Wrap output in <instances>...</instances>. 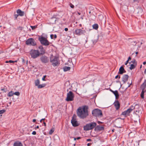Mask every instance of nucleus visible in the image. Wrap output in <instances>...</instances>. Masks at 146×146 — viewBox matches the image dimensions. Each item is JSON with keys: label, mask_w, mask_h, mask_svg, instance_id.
<instances>
[{"label": "nucleus", "mask_w": 146, "mask_h": 146, "mask_svg": "<svg viewBox=\"0 0 146 146\" xmlns=\"http://www.w3.org/2000/svg\"><path fill=\"white\" fill-rule=\"evenodd\" d=\"M88 107L86 106L79 107L77 110V113L80 118L84 119L88 115Z\"/></svg>", "instance_id": "obj_1"}, {"label": "nucleus", "mask_w": 146, "mask_h": 146, "mask_svg": "<svg viewBox=\"0 0 146 146\" xmlns=\"http://www.w3.org/2000/svg\"><path fill=\"white\" fill-rule=\"evenodd\" d=\"M50 61L53 66H58L60 64L58 57L51 55L50 57Z\"/></svg>", "instance_id": "obj_2"}, {"label": "nucleus", "mask_w": 146, "mask_h": 146, "mask_svg": "<svg viewBox=\"0 0 146 146\" xmlns=\"http://www.w3.org/2000/svg\"><path fill=\"white\" fill-rule=\"evenodd\" d=\"M96 123L95 122H91L84 126V130L87 131L92 129L96 127Z\"/></svg>", "instance_id": "obj_3"}, {"label": "nucleus", "mask_w": 146, "mask_h": 146, "mask_svg": "<svg viewBox=\"0 0 146 146\" xmlns=\"http://www.w3.org/2000/svg\"><path fill=\"white\" fill-rule=\"evenodd\" d=\"M30 54L33 59H36L40 56L39 50H38L32 49L30 51Z\"/></svg>", "instance_id": "obj_4"}, {"label": "nucleus", "mask_w": 146, "mask_h": 146, "mask_svg": "<svg viewBox=\"0 0 146 146\" xmlns=\"http://www.w3.org/2000/svg\"><path fill=\"white\" fill-rule=\"evenodd\" d=\"M38 40L40 42L41 44L44 46H48L50 43L45 37L42 36L38 38Z\"/></svg>", "instance_id": "obj_5"}, {"label": "nucleus", "mask_w": 146, "mask_h": 146, "mask_svg": "<svg viewBox=\"0 0 146 146\" xmlns=\"http://www.w3.org/2000/svg\"><path fill=\"white\" fill-rule=\"evenodd\" d=\"M74 95L73 93L71 91L67 94L66 100L67 102L72 101L74 100Z\"/></svg>", "instance_id": "obj_6"}, {"label": "nucleus", "mask_w": 146, "mask_h": 146, "mask_svg": "<svg viewBox=\"0 0 146 146\" xmlns=\"http://www.w3.org/2000/svg\"><path fill=\"white\" fill-rule=\"evenodd\" d=\"M92 115L96 117H101L102 116V111L98 109L93 110L92 112Z\"/></svg>", "instance_id": "obj_7"}, {"label": "nucleus", "mask_w": 146, "mask_h": 146, "mask_svg": "<svg viewBox=\"0 0 146 146\" xmlns=\"http://www.w3.org/2000/svg\"><path fill=\"white\" fill-rule=\"evenodd\" d=\"M83 29V28L82 29H76L75 30L74 34L78 36H80L86 33V31L85 30H82Z\"/></svg>", "instance_id": "obj_8"}, {"label": "nucleus", "mask_w": 146, "mask_h": 146, "mask_svg": "<svg viewBox=\"0 0 146 146\" xmlns=\"http://www.w3.org/2000/svg\"><path fill=\"white\" fill-rule=\"evenodd\" d=\"M26 44L27 45H31L35 46L36 45V43L33 38H30L26 41Z\"/></svg>", "instance_id": "obj_9"}, {"label": "nucleus", "mask_w": 146, "mask_h": 146, "mask_svg": "<svg viewBox=\"0 0 146 146\" xmlns=\"http://www.w3.org/2000/svg\"><path fill=\"white\" fill-rule=\"evenodd\" d=\"M76 115L74 114L72 116V119L71 120V123L72 125L74 127H76L79 125V124L76 120Z\"/></svg>", "instance_id": "obj_10"}, {"label": "nucleus", "mask_w": 146, "mask_h": 146, "mask_svg": "<svg viewBox=\"0 0 146 146\" xmlns=\"http://www.w3.org/2000/svg\"><path fill=\"white\" fill-rule=\"evenodd\" d=\"M40 60L42 63L44 64L48 63L49 61L48 57L45 55L42 56L40 57Z\"/></svg>", "instance_id": "obj_11"}, {"label": "nucleus", "mask_w": 146, "mask_h": 146, "mask_svg": "<svg viewBox=\"0 0 146 146\" xmlns=\"http://www.w3.org/2000/svg\"><path fill=\"white\" fill-rule=\"evenodd\" d=\"M39 52L40 56L43 55L45 53V50L42 46L40 45L38 47Z\"/></svg>", "instance_id": "obj_12"}, {"label": "nucleus", "mask_w": 146, "mask_h": 146, "mask_svg": "<svg viewBox=\"0 0 146 146\" xmlns=\"http://www.w3.org/2000/svg\"><path fill=\"white\" fill-rule=\"evenodd\" d=\"M104 126H101L100 125H97L96 126L95 128V130L96 131H103L104 130Z\"/></svg>", "instance_id": "obj_13"}, {"label": "nucleus", "mask_w": 146, "mask_h": 146, "mask_svg": "<svg viewBox=\"0 0 146 146\" xmlns=\"http://www.w3.org/2000/svg\"><path fill=\"white\" fill-rule=\"evenodd\" d=\"M131 112L128 109L126 111L122 112L121 115L125 117L130 115V113Z\"/></svg>", "instance_id": "obj_14"}, {"label": "nucleus", "mask_w": 146, "mask_h": 146, "mask_svg": "<svg viewBox=\"0 0 146 146\" xmlns=\"http://www.w3.org/2000/svg\"><path fill=\"white\" fill-rule=\"evenodd\" d=\"M124 65H123L121 66L119 69V71L118 74H122L124 73H125L126 71L124 68L123 67Z\"/></svg>", "instance_id": "obj_15"}, {"label": "nucleus", "mask_w": 146, "mask_h": 146, "mask_svg": "<svg viewBox=\"0 0 146 146\" xmlns=\"http://www.w3.org/2000/svg\"><path fill=\"white\" fill-rule=\"evenodd\" d=\"M129 78V76L127 74H125L122 77V81L124 84L126 83L128 80Z\"/></svg>", "instance_id": "obj_16"}, {"label": "nucleus", "mask_w": 146, "mask_h": 146, "mask_svg": "<svg viewBox=\"0 0 146 146\" xmlns=\"http://www.w3.org/2000/svg\"><path fill=\"white\" fill-rule=\"evenodd\" d=\"M113 104L116 110H118L119 109L120 104L118 101H117L115 102Z\"/></svg>", "instance_id": "obj_17"}, {"label": "nucleus", "mask_w": 146, "mask_h": 146, "mask_svg": "<svg viewBox=\"0 0 146 146\" xmlns=\"http://www.w3.org/2000/svg\"><path fill=\"white\" fill-rule=\"evenodd\" d=\"M110 91L114 94L115 97L116 99H117L119 98V95L118 93V92L117 90L113 91L112 90L110 89Z\"/></svg>", "instance_id": "obj_18"}, {"label": "nucleus", "mask_w": 146, "mask_h": 146, "mask_svg": "<svg viewBox=\"0 0 146 146\" xmlns=\"http://www.w3.org/2000/svg\"><path fill=\"white\" fill-rule=\"evenodd\" d=\"M17 12L18 14L19 15L21 16H23L24 15L25 13L24 11H22L20 9L17 10Z\"/></svg>", "instance_id": "obj_19"}, {"label": "nucleus", "mask_w": 146, "mask_h": 146, "mask_svg": "<svg viewBox=\"0 0 146 146\" xmlns=\"http://www.w3.org/2000/svg\"><path fill=\"white\" fill-rule=\"evenodd\" d=\"M146 87V80H145L144 82L141 85V88L143 90H145Z\"/></svg>", "instance_id": "obj_20"}, {"label": "nucleus", "mask_w": 146, "mask_h": 146, "mask_svg": "<svg viewBox=\"0 0 146 146\" xmlns=\"http://www.w3.org/2000/svg\"><path fill=\"white\" fill-rule=\"evenodd\" d=\"M13 146H23V145L21 142L17 141L14 143Z\"/></svg>", "instance_id": "obj_21"}, {"label": "nucleus", "mask_w": 146, "mask_h": 146, "mask_svg": "<svg viewBox=\"0 0 146 146\" xmlns=\"http://www.w3.org/2000/svg\"><path fill=\"white\" fill-rule=\"evenodd\" d=\"M63 69L64 72L69 70L70 69V67L65 66L63 68Z\"/></svg>", "instance_id": "obj_22"}, {"label": "nucleus", "mask_w": 146, "mask_h": 146, "mask_svg": "<svg viewBox=\"0 0 146 146\" xmlns=\"http://www.w3.org/2000/svg\"><path fill=\"white\" fill-rule=\"evenodd\" d=\"M145 91L146 90H142V91L141 94V97L143 99L144 98V94Z\"/></svg>", "instance_id": "obj_23"}, {"label": "nucleus", "mask_w": 146, "mask_h": 146, "mask_svg": "<svg viewBox=\"0 0 146 146\" xmlns=\"http://www.w3.org/2000/svg\"><path fill=\"white\" fill-rule=\"evenodd\" d=\"M46 86V84H39L38 86V88H41L44 87Z\"/></svg>", "instance_id": "obj_24"}, {"label": "nucleus", "mask_w": 146, "mask_h": 146, "mask_svg": "<svg viewBox=\"0 0 146 146\" xmlns=\"http://www.w3.org/2000/svg\"><path fill=\"white\" fill-rule=\"evenodd\" d=\"M93 28L96 30L98 29V24H95L93 25Z\"/></svg>", "instance_id": "obj_25"}, {"label": "nucleus", "mask_w": 146, "mask_h": 146, "mask_svg": "<svg viewBox=\"0 0 146 146\" xmlns=\"http://www.w3.org/2000/svg\"><path fill=\"white\" fill-rule=\"evenodd\" d=\"M40 83V81L39 80L37 79L35 81V84L36 86H38Z\"/></svg>", "instance_id": "obj_26"}, {"label": "nucleus", "mask_w": 146, "mask_h": 146, "mask_svg": "<svg viewBox=\"0 0 146 146\" xmlns=\"http://www.w3.org/2000/svg\"><path fill=\"white\" fill-rule=\"evenodd\" d=\"M14 94V93L12 91H11L9 92L7 94V96L9 97H11Z\"/></svg>", "instance_id": "obj_27"}, {"label": "nucleus", "mask_w": 146, "mask_h": 146, "mask_svg": "<svg viewBox=\"0 0 146 146\" xmlns=\"http://www.w3.org/2000/svg\"><path fill=\"white\" fill-rule=\"evenodd\" d=\"M135 108V107L134 106H130V108L129 109H128V110H129L131 112L133 109H134Z\"/></svg>", "instance_id": "obj_28"}, {"label": "nucleus", "mask_w": 146, "mask_h": 146, "mask_svg": "<svg viewBox=\"0 0 146 146\" xmlns=\"http://www.w3.org/2000/svg\"><path fill=\"white\" fill-rule=\"evenodd\" d=\"M135 67V66L133 64H131L130 65V66L129 67V69L131 70H132V69L134 68Z\"/></svg>", "instance_id": "obj_29"}, {"label": "nucleus", "mask_w": 146, "mask_h": 146, "mask_svg": "<svg viewBox=\"0 0 146 146\" xmlns=\"http://www.w3.org/2000/svg\"><path fill=\"white\" fill-rule=\"evenodd\" d=\"M54 129L52 128L49 131V133L50 134H51L54 131Z\"/></svg>", "instance_id": "obj_30"}, {"label": "nucleus", "mask_w": 146, "mask_h": 146, "mask_svg": "<svg viewBox=\"0 0 146 146\" xmlns=\"http://www.w3.org/2000/svg\"><path fill=\"white\" fill-rule=\"evenodd\" d=\"M6 111L5 110H0V114L3 113L5 112Z\"/></svg>", "instance_id": "obj_31"}, {"label": "nucleus", "mask_w": 146, "mask_h": 146, "mask_svg": "<svg viewBox=\"0 0 146 146\" xmlns=\"http://www.w3.org/2000/svg\"><path fill=\"white\" fill-rule=\"evenodd\" d=\"M136 44V42L135 41H132L131 43V45H135Z\"/></svg>", "instance_id": "obj_32"}, {"label": "nucleus", "mask_w": 146, "mask_h": 146, "mask_svg": "<svg viewBox=\"0 0 146 146\" xmlns=\"http://www.w3.org/2000/svg\"><path fill=\"white\" fill-rule=\"evenodd\" d=\"M14 94L19 96L20 95V93L18 92H17L14 93Z\"/></svg>", "instance_id": "obj_33"}, {"label": "nucleus", "mask_w": 146, "mask_h": 146, "mask_svg": "<svg viewBox=\"0 0 146 146\" xmlns=\"http://www.w3.org/2000/svg\"><path fill=\"white\" fill-rule=\"evenodd\" d=\"M23 28L21 27H19L17 28V29L20 31H21Z\"/></svg>", "instance_id": "obj_34"}, {"label": "nucleus", "mask_w": 146, "mask_h": 146, "mask_svg": "<svg viewBox=\"0 0 146 146\" xmlns=\"http://www.w3.org/2000/svg\"><path fill=\"white\" fill-rule=\"evenodd\" d=\"M31 27L33 30H34L37 27V26H31Z\"/></svg>", "instance_id": "obj_35"}, {"label": "nucleus", "mask_w": 146, "mask_h": 146, "mask_svg": "<svg viewBox=\"0 0 146 146\" xmlns=\"http://www.w3.org/2000/svg\"><path fill=\"white\" fill-rule=\"evenodd\" d=\"M17 60H16V61H12V60H10L9 61V63H14V62H17Z\"/></svg>", "instance_id": "obj_36"}, {"label": "nucleus", "mask_w": 146, "mask_h": 146, "mask_svg": "<svg viewBox=\"0 0 146 146\" xmlns=\"http://www.w3.org/2000/svg\"><path fill=\"white\" fill-rule=\"evenodd\" d=\"M18 14H15L14 15L15 17V19H17L18 17L19 16Z\"/></svg>", "instance_id": "obj_37"}, {"label": "nucleus", "mask_w": 146, "mask_h": 146, "mask_svg": "<svg viewBox=\"0 0 146 146\" xmlns=\"http://www.w3.org/2000/svg\"><path fill=\"white\" fill-rule=\"evenodd\" d=\"M70 7L72 8H74V6L72 3H70Z\"/></svg>", "instance_id": "obj_38"}, {"label": "nucleus", "mask_w": 146, "mask_h": 146, "mask_svg": "<svg viewBox=\"0 0 146 146\" xmlns=\"http://www.w3.org/2000/svg\"><path fill=\"white\" fill-rule=\"evenodd\" d=\"M46 77V75L44 76L42 78V80L43 81H45V78Z\"/></svg>", "instance_id": "obj_39"}, {"label": "nucleus", "mask_w": 146, "mask_h": 146, "mask_svg": "<svg viewBox=\"0 0 146 146\" xmlns=\"http://www.w3.org/2000/svg\"><path fill=\"white\" fill-rule=\"evenodd\" d=\"M127 84H129V85L128 86V88H129L130 87V86L132 84V82H131V83H129V82H128Z\"/></svg>", "instance_id": "obj_40"}, {"label": "nucleus", "mask_w": 146, "mask_h": 146, "mask_svg": "<svg viewBox=\"0 0 146 146\" xmlns=\"http://www.w3.org/2000/svg\"><path fill=\"white\" fill-rule=\"evenodd\" d=\"M131 62L132 63H133L134 64L135 62H136L135 60V59L133 60Z\"/></svg>", "instance_id": "obj_41"}, {"label": "nucleus", "mask_w": 146, "mask_h": 146, "mask_svg": "<svg viewBox=\"0 0 146 146\" xmlns=\"http://www.w3.org/2000/svg\"><path fill=\"white\" fill-rule=\"evenodd\" d=\"M22 62L23 63L25 64V60L24 58H22Z\"/></svg>", "instance_id": "obj_42"}, {"label": "nucleus", "mask_w": 146, "mask_h": 146, "mask_svg": "<svg viewBox=\"0 0 146 146\" xmlns=\"http://www.w3.org/2000/svg\"><path fill=\"white\" fill-rule=\"evenodd\" d=\"M32 134L33 135H35L36 134V132L35 131H33V132Z\"/></svg>", "instance_id": "obj_43"}, {"label": "nucleus", "mask_w": 146, "mask_h": 146, "mask_svg": "<svg viewBox=\"0 0 146 146\" xmlns=\"http://www.w3.org/2000/svg\"><path fill=\"white\" fill-rule=\"evenodd\" d=\"M118 78L119 79L120 78V76H119L118 75H117L115 77V78Z\"/></svg>", "instance_id": "obj_44"}, {"label": "nucleus", "mask_w": 146, "mask_h": 146, "mask_svg": "<svg viewBox=\"0 0 146 146\" xmlns=\"http://www.w3.org/2000/svg\"><path fill=\"white\" fill-rule=\"evenodd\" d=\"M54 35L53 34H51L50 35V37L51 39H53V38Z\"/></svg>", "instance_id": "obj_45"}, {"label": "nucleus", "mask_w": 146, "mask_h": 146, "mask_svg": "<svg viewBox=\"0 0 146 146\" xmlns=\"http://www.w3.org/2000/svg\"><path fill=\"white\" fill-rule=\"evenodd\" d=\"M97 122H98V123L99 124H102L103 123V122L100 121H98Z\"/></svg>", "instance_id": "obj_46"}, {"label": "nucleus", "mask_w": 146, "mask_h": 146, "mask_svg": "<svg viewBox=\"0 0 146 146\" xmlns=\"http://www.w3.org/2000/svg\"><path fill=\"white\" fill-rule=\"evenodd\" d=\"M1 90V91H4L5 92H6V91L5 90V88H2Z\"/></svg>", "instance_id": "obj_47"}, {"label": "nucleus", "mask_w": 146, "mask_h": 146, "mask_svg": "<svg viewBox=\"0 0 146 146\" xmlns=\"http://www.w3.org/2000/svg\"><path fill=\"white\" fill-rule=\"evenodd\" d=\"M87 141H91V139H87Z\"/></svg>", "instance_id": "obj_48"}, {"label": "nucleus", "mask_w": 146, "mask_h": 146, "mask_svg": "<svg viewBox=\"0 0 146 146\" xmlns=\"http://www.w3.org/2000/svg\"><path fill=\"white\" fill-rule=\"evenodd\" d=\"M64 30L65 31H67L68 30V29L67 28H65Z\"/></svg>", "instance_id": "obj_49"}, {"label": "nucleus", "mask_w": 146, "mask_h": 146, "mask_svg": "<svg viewBox=\"0 0 146 146\" xmlns=\"http://www.w3.org/2000/svg\"><path fill=\"white\" fill-rule=\"evenodd\" d=\"M128 62H129L128 60H127L126 61V62L125 63V65H127V63H128Z\"/></svg>", "instance_id": "obj_50"}, {"label": "nucleus", "mask_w": 146, "mask_h": 146, "mask_svg": "<svg viewBox=\"0 0 146 146\" xmlns=\"http://www.w3.org/2000/svg\"><path fill=\"white\" fill-rule=\"evenodd\" d=\"M54 38H57V36H56V34L54 35Z\"/></svg>", "instance_id": "obj_51"}, {"label": "nucleus", "mask_w": 146, "mask_h": 146, "mask_svg": "<svg viewBox=\"0 0 146 146\" xmlns=\"http://www.w3.org/2000/svg\"><path fill=\"white\" fill-rule=\"evenodd\" d=\"M91 144H92V143H88L87 144V146H90Z\"/></svg>", "instance_id": "obj_52"}, {"label": "nucleus", "mask_w": 146, "mask_h": 146, "mask_svg": "<svg viewBox=\"0 0 146 146\" xmlns=\"http://www.w3.org/2000/svg\"><path fill=\"white\" fill-rule=\"evenodd\" d=\"M131 57H129V58H128V59L127 60H128V61L129 60H131Z\"/></svg>", "instance_id": "obj_53"}, {"label": "nucleus", "mask_w": 146, "mask_h": 146, "mask_svg": "<svg viewBox=\"0 0 146 146\" xmlns=\"http://www.w3.org/2000/svg\"><path fill=\"white\" fill-rule=\"evenodd\" d=\"M76 139L78 140L81 139V137H78L77 138H76Z\"/></svg>", "instance_id": "obj_54"}, {"label": "nucleus", "mask_w": 146, "mask_h": 146, "mask_svg": "<svg viewBox=\"0 0 146 146\" xmlns=\"http://www.w3.org/2000/svg\"><path fill=\"white\" fill-rule=\"evenodd\" d=\"M43 123V124H44V125L45 126H46V123L45 122H44Z\"/></svg>", "instance_id": "obj_55"}, {"label": "nucleus", "mask_w": 146, "mask_h": 146, "mask_svg": "<svg viewBox=\"0 0 146 146\" xmlns=\"http://www.w3.org/2000/svg\"><path fill=\"white\" fill-rule=\"evenodd\" d=\"M39 128L38 126H37L36 127H35V129H38Z\"/></svg>", "instance_id": "obj_56"}, {"label": "nucleus", "mask_w": 146, "mask_h": 146, "mask_svg": "<svg viewBox=\"0 0 146 146\" xmlns=\"http://www.w3.org/2000/svg\"><path fill=\"white\" fill-rule=\"evenodd\" d=\"M33 122H35L36 121V119H34L33 120Z\"/></svg>", "instance_id": "obj_57"}, {"label": "nucleus", "mask_w": 146, "mask_h": 146, "mask_svg": "<svg viewBox=\"0 0 146 146\" xmlns=\"http://www.w3.org/2000/svg\"><path fill=\"white\" fill-rule=\"evenodd\" d=\"M143 64L144 65H145L146 64V62H143Z\"/></svg>", "instance_id": "obj_58"}, {"label": "nucleus", "mask_w": 146, "mask_h": 146, "mask_svg": "<svg viewBox=\"0 0 146 146\" xmlns=\"http://www.w3.org/2000/svg\"><path fill=\"white\" fill-rule=\"evenodd\" d=\"M144 72L145 74H146V69H145Z\"/></svg>", "instance_id": "obj_59"}, {"label": "nucleus", "mask_w": 146, "mask_h": 146, "mask_svg": "<svg viewBox=\"0 0 146 146\" xmlns=\"http://www.w3.org/2000/svg\"><path fill=\"white\" fill-rule=\"evenodd\" d=\"M9 61H5V63H9Z\"/></svg>", "instance_id": "obj_60"}, {"label": "nucleus", "mask_w": 146, "mask_h": 146, "mask_svg": "<svg viewBox=\"0 0 146 146\" xmlns=\"http://www.w3.org/2000/svg\"><path fill=\"white\" fill-rule=\"evenodd\" d=\"M79 26H80V27H82V24H80L79 25Z\"/></svg>", "instance_id": "obj_61"}, {"label": "nucleus", "mask_w": 146, "mask_h": 146, "mask_svg": "<svg viewBox=\"0 0 146 146\" xmlns=\"http://www.w3.org/2000/svg\"><path fill=\"white\" fill-rule=\"evenodd\" d=\"M45 119V118H43V119H42V120H44Z\"/></svg>", "instance_id": "obj_62"}, {"label": "nucleus", "mask_w": 146, "mask_h": 146, "mask_svg": "<svg viewBox=\"0 0 146 146\" xmlns=\"http://www.w3.org/2000/svg\"><path fill=\"white\" fill-rule=\"evenodd\" d=\"M74 140H76V138H75V137H74Z\"/></svg>", "instance_id": "obj_63"}, {"label": "nucleus", "mask_w": 146, "mask_h": 146, "mask_svg": "<svg viewBox=\"0 0 146 146\" xmlns=\"http://www.w3.org/2000/svg\"><path fill=\"white\" fill-rule=\"evenodd\" d=\"M135 53H136V54H138V52H135Z\"/></svg>", "instance_id": "obj_64"}]
</instances>
